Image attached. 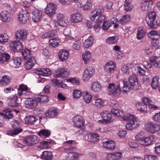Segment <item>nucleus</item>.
<instances>
[{
  "mask_svg": "<svg viewBox=\"0 0 160 160\" xmlns=\"http://www.w3.org/2000/svg\"><path fill=\"white\" fill-rule=\"evenodd\" d=\"M157 14L154 11H151L148 12L146 17L145 21L148 26L152 28H156L158 26L157 20L156 19Z\"/></svg>",
  "mask_w": 160,
  "mask_h": 160,
  "instance_id": "nucleus-1",
  "label": "nucleus"
},
{
  "mask_svg": "<svg viewBox=\"0 0 160 160\" xmlns=\"http://www.w3.org/2000/svg\"><path fill=\"white\" fill-rule=\"evenodd\" d=\"M144 128L148 132L153 133L160 130V126L153 122H149L145 124Z\"/></svg>",
  "mask_w": 160,
  "mask_h": 160,
  "instance_id": "nucleus-2",
  "label": "nucleus"
},
{
  "mask_svg": "<svg viewBox=\"0 0 160 160\" xmlns=\"http://www.w3.org/2000/svg\"><path fill=\"white\" fill-rule=\"evenodd\" d=\"M53 74V76L56 78H64L68 76L69 72L67 69L60 68L56 70Z\"/></svg>",
  "mask_w": 160,
  "mask_h": 160,
  "instance_id": "nucleus-3",
  "label": "nucleus"
},
{
  "mask_svg": "<svg viewBox=\"0 0 160 160\" xmlns=\"http://www.w3.org/2000/svg\"><path fill=\"white\" fill-rule=\"evenodd\" d=\"M101 115L103 119L102 121L103 124L110 123L114 120V118H112L111 114L107 111H102L101 113Z\"/></svg>",
  "mask_w": 160,
  "mask_h": 160,
  "instance_id": "nucleus-4",
  "label": "nucleus"
},
{
  "mask_svg": "<svg viewBox=\"0 0 160 160\" xmlns=\"http://www.w3.org/2000/svg\"><path fill=\"white\" fill-rule=\"evenodd\" d=\"M117 67L115 63L112 61H109L104 65V71L108 73H112L117 69Z\"/></svg>",
  "mask_w": 160,
  "mask_h": 160,
  "instance_id": "nucleus-5",
  "label": "nucleus"
},
{
  "mask_svg": "<svg viewBox=\"0 0 160 160\" xmlns=\"http://www.w3.org/2000/svg\"><path fill=\"white\" fill-rule=\"evenodd\" d=\"M56 5L53 3H49L45 8V13L50 17H52L56 13Z\"/></svg>",
  "mask_w": 160,
  "mask_h": 160,
  "instance_id": "nucleus-6",
  "label": "nucleus"
},
{
  "mask_svg": "<svg viewBox=\"0 0 160 160\" xmlns=\"http://www.w3.org/2000/svg\"><path fill=\"white\" fill-rule=\"evenodd\" d=\"M38 138L36 136L30 135L24 138L23 142L29 146H31L37 143L38 142Z\"/></svg>",
  "mask_w": 160,
  "mask_h": 160,
  "instance_id": "nucleus-7",
  "label": "nucleus"
},
{
  "mask_svg": "<svg viewBox=\"0 0 160 160\" xmlns=\"http://www.w3.org/2000/svg\"><path fill=\"white\" fill-rule=\"evenodd\" d=\"M95 70L92 66H89L84 71L83 74V78L84 81L88 80L93 74Z\"/></svg>",
  "mask_w": 160,
  "mask_h": 160,
  "instance_id": "nucleus-8",
  "label": "nucleus"
},
{
  "mask_svg": "<svg viewBox=\"0 0 160 160\" xmlns=\"http://www.w3.org/2000/svg\"><path fill=\"white\" fill-rule=\"evenodd\" d=\"M12 49L15 52H19L22 49L23 45L20 41L12 42L10 44Z\"/></svg>",
  "mask_w": 160,
  "mask_h": 160,
  "instance_id": "nucleus-9",
  "label": "nucleus"
},
{
  "mask_svg": "<svg viewBox=\"0 0 160 160\" xmlns=\"http://www.w3.org/2000/svg\"><path fill=\"white\" fill-rule=\"evenodd\" d=\"M120 85L114 83H110L108 86L109 91L111 92L113 95H118L121 92Z\"/></svg>",
  "mask_w": 160,
  "mask_h": 160,
  "instance_id": "nucleus-10",
  "label": "nucleus"
},
{
  "mask_svg": "<svg viewBox=\"0 0 160 160\" xmlns=\"http://www.w3.org/2000/svg\"><path fill=\"white\" fill-rule=\"evenodd\" d=\"M30 18L29 13L27 10H24L20 12L18 15L19 20L22 23H25L29 20Z\"/></svg>",
  "mask_w": 160,
  "mask_h": 160,
  "instance_id": "nucleus-11",
  "label": "nucleus"
},
{
  "mask_svg": "<svg viewBox=\"0 0 160 160\" xmlns=\"http://www.w3.org/2000/svg\"><path fill=\"white\" fill-rule=\"evenodd\" d=\"M73 122L75 127L81 128L83 126L84 121L82 117L81 116L77 115L74 117Z\"/></svg>",
  "mask_w": 160,
  "mask_h": 160,
  "instance_id": "nucleus-12",
  "label": "nucleus"
},
{
  "mask_svg": "<svg viewBox=\"0 0 160 160\" xmlns=\"http://www.w3.org/2000/svg\"><path fill=\"white\" fill-rule=\"evenodd\" d=\"M3 118L9 120L12 118L13 117V112H15L17 113L18 111L13 109L12 110L8 108L5 109L3 110Z\"/></svg>",
  "mask_w": 160,
  "mask_h": 160,
  "instance_id": "nucleus-13",
  "label": "nucleus"
},
{
  "mask_svg": "<svg viewBox=\"0 0 160 160\" xmlns=\"http://www.w3.org/2000/svg\"><path fill=\"white\" fill-rule=\"evenodd\" d=\"M133 68V64L131 63L123 66L121 68V70L126 75L128 76L132 73V69Z\"/></svg>",
  "mask_w": 160,
  "mask_h": 160,
  "instance_id": "nucleus-14",
  "label": "nucleus"
},
{
  "mask_svg": "<svg viewBox=\"0 0 160 160\" xmlns=\"http://www.w3.org/2000/svg\"><path fill=\"white\" fill-rule=\"evenodd\" d=\"M154 140V136H150L141 139L140 141V143L142 146H148L153 144Z\"/></svg>",
  "mask_w": 160,
  "mask_h": 160,
  "instance_id": "nucleus-15",
  "label": "nucleus"
},
{
  "mask_svg": "<svg viewBox=\"0 0 160 160\" xmlns=\"http://www.w3.org/2000/svg\"><path fill=\"white\" fill-rule=\"evenodd\" d=\"M27 32L25 29H21L16 32V38L22 41L24 40L27 38Z\"/></svg>",
  "mask_w": 160,
  "mask_h": 160,
  "instance_id": "nucleus-16",
  "label": "nucleus"
},
{
  "mask_svg": "<svg viewBox=\"0 0 160 160\" xmlns=\"http://www.w3.org/2000/svg\"><path fill=\"white\" fill-rule=\"evenodd\" d=\"M25 103L26 108L29 109H31L36 107L38 104V102L36 99L30 98L27 100L26 101Z\"/></svg>",
  "mask_w": 160,
  "mask_h": 160,
  "instance_id": "nucleus-17",
  "label": "nucleus"
},
{
  "mask_svg": "<svg viewBox=\"0 0 160 160\" xmlns=\"http://www.w3.org/2000/svg\"><path fill=\"white\" fill-rule=\"evenodd\" d=\"M32 14V19L34 22L39 21L42 16V12L41 10L35 8L33 9Z\"/></svg>",
  "mask_w": 160,
  "mask_h": 160,
  "instance_id": "nucleus-18",
  "label": "nucleus"
},
{
  "mask_svg": "<svg viewBox=\"0 0 160 160\" xmlns=\"http://www.w3.org/2000/svg\"><path fill=\"white\" fill-rule=\"evenodd\" d=\"M82 16L79 12L73 13L71 16V20L73 23L80 22L82 21Z\"/></svg>",
  "mask_w": 160,
  "mask_h": 160,
  "instance_id": "nucleus-19",
  "label": "nucleus"
},
{
  "mask_svg": "<svg viewBox=\"0 0 160 160\" xmlns=\"http://www.w3.org/2000/svg\"><path fill=\"white\" fill-rule=\"evenodd\" d=\"M58 55L60 60L64 62L68 59L69 53L66 50L62 49L59 52Z\"/></svg>",
  "mask_w": 160,
  "mask_h": 160,
  "instance_id": "nucleus-20",
  "label": "nucleus"
},
{
  "mask_svg": "<svg viewBox=\"0 0 160 160\" xmlns=\"http://www.w3.org/2000/svg\"><path fill=\"white\" fill-rule=\"evenodd\" d=\"M2 20L4 22H8L11 21V14L8 11H4L1 13Z\"/></svg>",
  "mask_w": 160,
  "mask_h": 160,
  "instance_id": "nucleus-21",
  "label": "nucleus"
},
{
  "mask_svg": "<svg viewBox=\"0 0 160 160\" xmlns=\"http://www.w3.org/2000/svg\"><path fill=\"white\" fill-rule=\"evenodd\" d=\"M104 9L102 7L96 9L92 13H93V14L91 16L90 18L91 21H94L96 17L102 15V14L104 12Z\"/></svg>",
  "mask_w": 160,
  "mask_h": 160,
  "instance_id": "nucleus-22",
  "label": "nucleus"
},
{
  "mask_svg": "<svg viewBox=\"0 0 160 160\" xmlns=\"http://www.w3.org/2000/svg\"><path fill=\"white\" fill-rule=\"evenodd\" d=\"M139 126V124L138 123L136 120H134L128 122L126 125V128L128 130H132L135 129Z\"/></svg>",
  "mask_w": 160,
  "mask_h": 160,
  "instance_id": "nucleus-23",
  "label": "nucleus"
},
{
  "mask_svg": "<svg viewBox=\"0 0 160 160\" xmlns=\"http://www.w3.org/2000/svg\"><path fill=\"white\" fill-rule=\"evenodd\" d=\"M37 120L38 119L34 115L27 116L25 119V123L29 125L34 124Z\"/></svg>",
  "mask_w": 160,
  "mask_h": 160,
  "instance_id": "nucleus-24",
  "label": "nucleus"
},
{
  "mask_svg": "<svg viewBox=\"0 0 160 160\" xmlns=\"http://www.w3.org/2000/svg\"><path fill=\"white\" fill-rule=\"evenodd\" d=\"M53 157V155L51 151H44L41 156V158L44 160H51Z\"/></svg>",
  "mask_w": 160,
  "mask_h": 160,
  "instance_id": "nucleus-25",
  "label": "nucleus"
},
{
  "mask_svg": "<svg viewBox=\"0 0 160 160\" xmlns=\"http://www.w3.org/2000/svg\"><path fill=\"white\" fill-rule=\"evenodd\" d=\"M128 79L130 83V85L132 86H134L138 84V77L136 74H134L130 75Z\"/></svg>",
  "mask_w": 160,
  "mask_h": 160,
  "instance_id": "nucleus-26",
  "label": "nucleus"
},
{
  "mask_svg": "<svg viewBox=\"0 0 160 160\" xmlns=\"http://www.w3.org/2000/svg\"><path fill=\"white\" fill-rule=\"evenodd\" d=\"M18 98L16 96H13L8 99V104L11 107H16L18 106L17 102Z\"/></svg>",
  "mask_w": 160,
  "mask_h": 160,
  "instance_id": "nucleus-27",
  "label": "nucleus"
},
{
  "mask_svg": "<svg viewBox=\"0 0 160 160\" xmlns=\"http://www.w3.org/2000/svg\"><path fill=\"white\" fill-rule=\"evenodd\" d=\"M103 146L104 148L110 150H113L116 148L115 142L112 141L104 142Z\"/></svg>",
  "mask_w": 160,
  "mask_h": 160,
  "instance_id": "nucleus-28",
  "label": "nucleus"
},
{
  "mask_svg": "<svg viewBox=\"0 0 160 160\" xmlns=\"http://www.w3.org/2000/svg\"><path fill=\"white\" fill-rule=\"evenodd\" d=\"M57 33L56 30H52L46 32L42 35V38L43 39L50 38L55 36Z\"/></svg>",
  "mask_w": 160,
  "mask_h": 160,
  "instance_id": "nucleus-29",
  "label": "nucleus"
},
{
  "mask_svg": "<svg viewBox=\"0 0 160 160\" xmlns=\"http://www.w3.org/2000/svg\"><path fill=\"white\" fill-rule=\"evenodd\" d=\"M35 99H37V102L41 103H45L48 101V97L43 95H38L35 97Z\"/></svg>",
  "mask_w": 160,
  "mask_h": 160,
  "instance_id": "nucleus-30",
  "label": "nucleus"
},
{
  "mask_svg": "<svg viewBox=\"0 0 160 160\" xmlns=\"http://www.w3.org/2000/svg\"><path fill=\"white\" fill-rule=\"evenodd\" d=\"M93 41L94 39L91 36H89L83 43L84 48L87 49L91 47L92 45Z\"/></svg>",
  "mask_w": 160,
  "mask_h": 160,
  "instance_id": "nucleus-31",
  "label": "nucleus"
},
{
  "mask_svg": "<svg viewBox=\"0 0 160 160\" xmlns=\"http://www.w3.org/2000/svg\"><path fill=\"white\" fill-rule=\"evenodd\" d=\"M43 70H38L36 72L39 75L42 76H47L48 75L50 74L51 72L50 70L48 68H43Z\"/></svg>",
  "mask_w": 160,
  "mask_h": 160,
  "instance_id": "nucleus-32",
  "label": "nucleus"
},
{
  "mask_svg": "<svg viewBox=\"0 0 160 160\" xmlns=\"http://www.w3.org/2000/svg\"><path fill=\"white\" fill-rule=\"evenodd\" d=\"M146 33L145 30L142 27H139L138 30L137 38L138 40H140L145 36Z\"/></svg>",
  "mask_w": 160,
  "mask_h": 160,
  "instance_id": "nucleus-33",
  "label": "nucleus"
},
{
  "mask_svg": "<svg viewBox=\"0 0 160 160\" xmlns=\"http://www.w3.org/2000/svg\"><path fill=\"white\" fill-rule=\"evenodd\" d=\"M10 56L7 53H3L0 55V62L4 63L10 59Z\"/></svg>",
  "mask_w": 160,
  "mask_h": 160,
  "instance_id": "nucleus-34",
  "label": "nucleus"
},
{
  "mask_svg": "<svg viewBox=\"0 0 160 160\" xmlns=\"http://www.w3.org/2000/svg\"><path fill=\"white\" fill-rule=\"evenodd\" d=\"M136 106L138 110L141 112H146L147 111V105L144 103L138 102Z\"/></svg>",
  "mask_w": 160,
  "mask_h": 160,
  "instance_id": "nucleus-35",
  "label": "nucleus"
},
{
  "mask_svg": "<svg viewBox=\"0 0 160 160\" xmlns=\"http://www.w3.org/2000/svg\"><path fill=\"white\" fill-rule=\"evenodd\" d=\"M159 77L158 76H155L152 79L151 84V87L152 88L155 89L157 88L159 85Z\"/></svg>",
  "mask_w": 160,
  "mask_h": 160,
  "instance_id": "nucleus-36",
  "label": "nucleus"
},
{
  "mask_svg": "<svg viewBox=\"0 0 160 160\" xmlns=\"http://www.w3.org/2000/svg\"><path fill=\"white\" fill-rule=\"evenodd\" d=\"M118 37L115 36L108 38L106 40V42L107 43L109 44H115L118 42Z\"/></svg>",
  "mask_w": 160,
  "mask_h": 160,
  "instance_id": "nucleus-37",
  "label": "nucleus"
},
{
  "mask_svg": "<svg viewBox=\"0 0 160 160\" xmlns=\"http://www.w3.org/2000/svg\"><path fill=\"white\" fill-rule=\"evenodd\" d=\"M132 0H125L124 3V9L127 11H129L132 10L133 6L132 3Z\"/></svg>",
  "mask_w": 160,
  "mask_h": 160,
  "instance_id": "nucleus-38",
  "label": "nucleus"
},
{
  "mask_svg": "<svg viewBox=\"0 0 160 160\" xmlns=\"http://www.w3.org/2000/svg\"><path fill=\"white\" fill-rule=\"evenodd\" d=\"M131 17L129 15H124L118 21V22L122 24H124L129 22L130 20Z\"/></svg>",
  "mask_w": 160,
  "mask_h": 160,
  "instance_id": "nucleus-39",
  "label": "nucleus"
},
{
  "mask_svg": "<svg viewBox=\"0 0 160 160\" xmlns=\"http://www.w3.org/2000/svg\"><path fill=\"white\" fill-rule=\"evenodd\" d=\"M82 58L85 63L89 62L91 58L90 52L89 51H86L82 55Z\"/></svg>",
  "mask_w": 160,
  "mask_h": 160,
  "instance_id": "nucleus-40",
  "label": "nucleus"
},
{
  "mask_svg": "<svg viewBox=\"0 0 160 160\" xmlns=\"http://www.w3.org/2000/svg\"><path fill=\"white\" fill-rule=\"evenodd\" d=\"M12 61L13 66L16 68H18L21 66L22 59L20 57H16L13 59Z\"/></svg>",
  "mask_w": 160,
  "mask_h": 160,
  "instance_id": "nucleus-41",
  "label": "nucleus"
},
{
  "mask_svg": "<svg viewBox=\"0 0 160 160\" xmlns=\"http://www.w3.org/2000/svg\"><path fill=\"white\" fill-rule=\"evenodd\" d=\"M101 86L100 83L98 82H94L92 83L91 88L92 90L98 92L101 91Z\"/></svg>",
  "mask_w": 160,
  "mask_h": 160,
  "instance_id": "nucleus-42",
  "label": "nucleus"
},
{
  "mask_svg": "<svg viewBox=\"0 0 160 160\" xmlns=\"http://www.w3.org/2000/svg\"><path fill=\"white\" fill-rule=\"evenodd\" d=\"M122 119L124 121H128V122H130L131 120H136V117L132 114L127 113L126 115L124 114Z\"/></svg>",
  "mask_w": 160,
  "mask_h": 160,
  "instance_id": "nucleus-43",
  "label": "nucleus"
},
{
  "mask_svg": "<svg viewBox=\"0 0 160 160\" xmlns=\"http://www.w3.org/2000/svg\"><path fill=\"white\" fill-rule=\"evenodd\" d=\"M53 142V141L51 139L42 141L41 142V144L39 146V147L41 149L47 148L48 145H49L50 144L52 143Z\"/></svg>",
  "mask_w": 160,
  "mask_h": 160,
  "instance_id": "nucleus-44",
  "label": "nucleus"
},
{
  "mask_svg": "<svg viewBox=\"0 0 160 160\" xmlns=\"http://www.w3.org/2000/svg\"><path fill=\"white\" fill-rule=\"evenodd\" d=\"M50 131L45 129L40 130L38 132V135L42 138H45L48 137L50 134Z\"/></svg>",
  "mask_w": 160,
  "mask_h": 160,
  "instance_id": "nucleus-45",
  "label": "nucleus"
},
{
  "mask_svg": "<svg viewBox=\"0 0 160 160\" xmlns=\"http://www.w3.org/2000/svg\"><path fill=\"white\" fill-rule=\"evenodd\" d=\"M58 114L57 112L55 110L51 109L48 110L46 112L45 116L47 117L53 118Z\"/></svg>",
  "mask_w": 160,
  "mask_h": 160,
  "instance_id": "nucleus-46",
  "label": "nucleus"
},
{
  "mask_svg": "<svg viewBox=\"0 0 160 160\" xmlns=\"http://www.w3.org/2000/svg\"><path fill=\"white\" fill-rule=\"evenodd\" d=\"M10 79L9 77L6 75L3 76L1 81V84L2 86H6L9 84L11 82Z\"/></svg>",
  "mask_w": 160,
  "mask_h": 160,
  "instance_id": "nucleus-47",
  "label": "nucleus"
},
{
  "mask_svg": "<svg viewBox=\"0 0 160 160\" xmlns=\"http://www.w3.org/2000/svg\"><path fill=\"white\" fill-rule=\"evenodd\" d=\"M22 131V129L21 128L16 129L14 130H9L7 131V134L8 135L13 136L17 135Z\"/></svg>",
  "mask_w": 160,
  "mask_h": 160,
  "instance_id": "nucleus-48",
  "label": "nucleus"
},
{
  "mask_svg": "<svg viewBox=\"0 0 160 160\" xmlns=\"http://www.w3.org/2000/svg\"><path fill=\"white\" fill-rule=\"evenodd\" d=\"M123 86L122 88V91L124 92H127L129 91L130 89L132 88V86L128 85V83L127 81L123 80L122 82Z\"/></svg>",
  "mask_w": 160,
  "mask_h": 160,
  "instance_id": "nucleus-49",
  "label": "nucleus"
},
{
  "mask_svg": "<svg viewBox=\"0 0 160 160\" xmlns=\"http://www.w3.org/2000/svg\"><path fill=\"white\" fill-rule=\"evenodd\" d=\"M49 43L50 46L55 48L59 45L58 40L56 38H53L49 40Z\"/></svg>",
  "mask_w": 160,
  "mask_h": 160,
  "instance_id": "nucleus-50",
  "label": "nucleus"
},
{
  "mask_svg": "<svg viewBox=\"0 0 160 160\" xmlns=\"http://www.w3.org/2000/svg\"><path fill=\"white\" fill-rule=\"evenodd\" d=\"M22 54L25 59H27L31 54V51L28 49H26L22 52Z\"/></svg>",
  "mask_w": 160,
  "mask_h": 160,
  "instance_id": "nucleus-51",
  "label": "nucleus"
},
{
  "mask_svg": "<svg viewBox=\"0 0 160 160\" xmlns=\"http://www.w3.org/2000/svg\"><path fill=\"white\" fill-rule=\"evenodd\" d=\"M112 26V24L109 21H104L103 24L101 26V28L104 31H107Z\"/></svg>",
  "mask_w": 160,
  "mask_h": 160,
  "instance_id": "nucleus-52",
  "label": "nucleus"
},
{
  "mask_svg": "<svg viewBox=\"0 0 160 160\" xmlns=\"http://www.w3.org/2000/svg\"><path fill=\"white\" fill-rule=\"evenodd\" d=\"M92 98V96L88 92H85L83 93V99L86 103H89Z\"/></svg>",
  "mask_w": 160,
  "mask_h": 160,
  "instance_id": "nucleus-53",
  "label": "nucleus"
},
{
  "mask_svg": "<svg viewBox=\"0 0 160 160\" xmlns=\"http://www.w3.org/2000/svg\"><path fill=\"white\" fill-rule=\"evenodd\" d=\"M81 45V42L79 40L73 43L72 48L74 50H78L80 48Z\"/></svg>",
  "mask_w": 160,
  "mask_h": 160,
  "instance_id": "nucleus-54",
  "label": "nucleus"
},
{
  "mask_svg": "<svg viewBox=\"0 0 160 160\" xmlns=\"http://www.w3.org/2000/svg\"><path fill=\"white\" fill-rule=\"evenodd\" d=\"M148 3L146 2L144 0L143 3H142V4L141 5V9L142 10L145 11H148L151 8L150 7L148 6Z\"/></svg>",
  "mask_w": 160,
  "mask_h": 160,
  "instance_id": "nucleus-55",
  "label": "nucleus"
},
{
  "mask_svg": "<svg viewBox=\"0 0 160 160\" xmlns=\"http://www.w3.org/2000/svg\"><path fill=\"white\" fill-rule=\"evenodd\" d=\"M122 154L120 152H116L113 154L112 157L113 160H118L122 158Z\"/></svg>",
  "mask_w": 160,
  "mask_h": 160,
  "instance_id": "nucleus-56",
  "label": "nucleus"
},
{
  "mask_svg": "<svg viewBox=\"0 0 160 160\" xmlns=\"http://www.w3.org/2000/svg\"><path fill=\"white\" fill-rule=\"evenodd\" d=\"M82 93V92L80 90H74L73 96L74 98H78L81 96Z\"/></svg>",
  "mask_w": 160,
  "mask_h": 160,
  "instance_id": "nucleus-57",
  "label": "nucleus"
},
{
  "mask_svg": "<svg viewBox=\"0 0 160 160\" xmlns=\"http://www.w3.org/2000/svg\"><path fill=\"white\" fill-rule=\"evenodd\" d=\"M157 34V31L154 30L151 31L148 33V37L153 40L157 39L155 38V36Z\"/></svg>",
  "mask_w": 160,
  "mask_h": 160,
  "instance_id": "nucleus-58",
  "label": "nucleus"
},
{
  "mask_svg": "<svg viewBox=\"0 0 160 160\" xmlns=\"http://www.w3.org/2000/svg\"><path fill=\"white\" fill-rule=\"evenodd\" d=\"M8 37L7 35H0V42L5 43L8 41Z\"/></svg>",
  "mask_w": 160,
  "mask_h": 160,
  "instance_id": "nucleus-59",
  "label": "nucleus"
},
{
  "mask_svg": "<svg viewBox=\"0 0 160 160\" xmlns=\"http://www.w3.org/2000/svg\"><path fill=\"white\" fill-rule=\"evenodd\" d=\"M144 160H158V158L154 155H147L144 157Z\"/></svg>",
  "mask_w": 160,
  "mask_h": 160,
  "instance_id": "nucleus-60",
  "label": "nucleus"
},
{
  "mask_svg": "<svg viewBox=\"0 0 160 160\" xmlns=\"http://www.w3.org/2000/svg\"><path fill=\"white\" fill-rule=\"evenodd\" d=\"M153 40L154 42L152 45V48L153 49L157 50L159 46V41L157 38Z\"/></svg>",
  "mask_w": 160,
  "mask_h": 160,
  "instance_id": "nucleus-61",
  "label": "nucleus"
},
{
  "mask_svg": "<svg viewBox=\"0 0 160 160\" xmlns=\"http://www.w3.org/2000/svg\"><path fill=\"white\" fill-rule=\"evenodd\" d=\"M13 123L12 125V127L13 128L16 129H18L20 128L19 127H20V123L16 120L13 121Z\"/></svg>",
  "mask_w": 160,
  "mask_h": 160,
  "instance_id": "nucleus-62",
  "label": "nucleus"
},
{
  "mask_svg": "<svg viewBox=\"0 0 160 160\" xmlns=\"http://www.w3.org/2000/svg\"><path fill=\"white\" fill-rule=\"evenodd\" d=\"M92 6V3L90 2H87L83 5V8L84 10H87L91 8Z\"/></svg>",
  "mask_w": 160,
  "mask_h": 160,
  "instance_id": "nucleus-63",
  "label": "nucleus"
},
{
  "mask_svg": "<svg viewBox=\"0 0 160 160\" xmlns=\"http://www.w3.org/2000/svg\"><path fill=\"white\" fill-rule=\"evenodd\" d=\"M152 119L156 122H160V112L157 113L152 117Z\"/></svg>",
  "mask_w": 160,
  "mask_h": 160,
  "instance_id": "nucleus-64",
  "label": "nucleus"
}]
</instances>
